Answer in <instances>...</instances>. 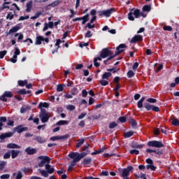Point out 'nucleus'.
I'll list each match as a JSON object with an SVG mask.
<instances>
[{
    "mask_svg": "<svg viewBox=\"0 0 179 179\" xmlns=\"http://www.w3.org/2000/svg\"><path fill=\"white\" fill-rule=\"evenodd\" d=\"M132 170H134V167L132 166H128L127 168L122 169V173L119 176L123 179H129V174Z\"/></svg>",
    "mask_w": 179,
    "mask_h": 179,
    "instance_id": "2",
    "label": "nucleus"
},
{
    "mask_svg": "<svg viewBox=\"0 0 179 179\" xmlns=\"http://www.w3.org/2000/svg\"><path fill=\"white\" fill-rule=\"evenodd\" d=\"M99 83L101 86H107V85H108V81L103 79L100 80Z\"/></svg>",
    "mask_w": 179,
    "mask_h": 179,
    "instance_id": "55",
    "label": "nucleus"
},
{
    "mask_svg": "<svg viewBox=\"0 0 179 179\" xmlns=\"http://www.w3.org/2000/svg\"><path fill=\"white\" fill-rule=\"evenodd\" d=\"M147 153H150V156H155V155L152 153H155V155H157L158 156H162L163 155V150L162 149H157V150H152V149H147L146 150Z\"/></svg>",
    "mask_w": 179,
    "mask_h": 179,
    "instance_id": "10",
    "label": "nucleus"
},
{
    "mask_svg": "<svg viewBox=\"0 0 179 179\" xmlns=\"http://www.w3.org/2000/svg\"><path fill=\"white\" fill-rule=\"evenodd\" d=\"M45 170H47V171L49 174H52V173H54V171H55V169L54 168H51V165H50V163H47L45 165ZM50 168H51V169H50Z\"/></svg>",
    "mask_w": 179,
    "mask_h": 179,
    "instance_id": "21",
    "label": "nucleus"
},
{
    "mask_svg": "<svg viewBox=\"0 0 179 179\" xmlns=\"http://www.w3.org/2000/svg\"><path fill=\"white\" fill-rule=\"evenodd\" d=\"M93 36V34H92V31H87V33L85 34V38H90Z\"/></svg>",
    "mask_w": 179,
    "mask_h": 179,
    "instance_id": "56",
    "label": "nucleus"
},
{
    "mask_svg": "<svg viewBox=\"0 0 179 179\" xmlns=\"http://www.w3.org/2000/svg\"><path fill=\"white\" fill-rule=\"evenodd\" d=\"M115 12V8H111L108 10H99L97 12L98 16H105L106 17H110L113 13Z\"/></svg>",
    "mask_w": 179,
    "mask_h": 179,
    "instance_id": "4",
    "label": "nucleus"
},
{
    "mask_svg": "<svg viewBox=\"0 0 179 179\" xmlns=\"http://www.w3.org/2000/svg\"><path fill=\"white\" fill-rule=\"evenodd\" d=\"M1 179H9L10 178V175L9 173L3 174L0 176Z\"/></svg>",
    "mask_w": 179,
    "mask_h": 179,
    "instance_id": "54",
    "label": "nucleus"
},
{
    "mask_svg": "<svg viewBox=\"0 0 179 179\" xmlns=\"http://www.w3.org/2000/svg\"><path fill=\"white\" fill-rule=\"evenodd\" d=\"M66 108L67 110H69V111H73V110L76 108V106L73 105H69L67 106Z\"/></svg>",
    "mask_w": 179,
    "mask_h": 179,
    "instance_id": "58",
    "label": "nucleus"
},
{
    "mask_svg": "<svg viewBox=\"0 0 179 179\" xmlns=\"http://www.w3.org/2000/svg\"><path fill=\"white\" fill-rule=\"evenodd\" d=\"M23 43H27V45H30V44H33V40H31L30 38H28L23 41Z\"/></svg>",
    "mask_w": 179,
    "mask_h": 179,
    "instance_id": "57",
    "label": "nucleus"
},
{
    "mask_svg": "<svg viewBox=\"0 0 179 179\" xmlns=\"http://www.w3.org/2000/svg\"><path fill=\"white\" fill-rule=\"evenodd\" d=\"M133 15H134V17H136V19H139V16H141V10L136 9L134 11Z\"/></svg>",
    "mask_w": 179,
    "mask_h": 179,
    "instance_id": "35",
    "label": "nucleus"
},
{
    "mask_svg": "<svg viewBox=\"0 0 179 179\" xmlns=\"http://www.w3.org/2000/svg\"><path fill=\"white\" fill-rule=\"evenodd\" d=\"M118 120L122 124H125V122H127V120H128V117H126L125 116H121L118 118Z\"/></svg>",
    "mask_w": 179,
    "mask_h": 179,
    "instance_id": "45",
    "label": "nucleus"
},
{
    "mask_svg": "<svg viewBox=\"0 0 179 179\" xmlns=\"http://www.w3.org/2000/svg\"><path fill=\"white\" fill-rule=\"evenodd\" d=\"M19 30H20V27H13L9 30L8 34H12V33H16V31H19Z\"/></svg>",
    "mask_w": 179,
    "mask_h": 179,
    "instance_id": "29",
    "label": "nucleus"
},
{
    "mask_svg": "<svg viewBox=\"0 0 179 179\" xmlns=\"http://www.w3.org/2000/svg\"><path fill=\"white\" fill-rule=\"evenodd\" d=\"M19 153H20V150H11V157H12V159H16V157H17V156H19Z\"/></svg>",
    "mask_w": 179,
    "mask_h": 179,
    "instance_id": "26",
    "label": "nucleus"
},
{
    "mask_svg": "<svg viewBox=\"0 0 179 179\" xmlns=\"http://www.w3.org/2000/svg\"><path fill=\"white\" fill-rule=\"evenodd\" d=\"M38 159L41 161L38 163V167H44L45 163H50L51 162V158L48 156H39Z\"/></svg>",
    "mask_w": 179,
    "mask_h": 179,
    "instance_id": "8",
    "label": "nucleus"
},
{
    "mask_svg": "<svg viewBox=\"0 0 179 179\" xmlns=\"http://www.w3.org/2000/svg\"><path fill=\"white\" fill-rule=\"evenodd\" d=\"M148 146L150 148H164V144L162 141H150L148 142Z\"/></svg>",
    "mask_w": 179,
    "mask_h": 179,
    "instance_id": "6",
    "label": "nucleus"
},
{
    "mask_svg": "<svg viewBox=\"0 0 179 179\" xmlns=\"http://www.w3.org/2000/svg\"><path fill=\"white\" fill-rule=\"evenodd\" d=\"M152 10V6L150 5H145L143 7V12H150Z\"/></svg>",
    "mask_w": 179,
    "mask_h": 179,
    "instance_id": "38",
    "label": "nucleus"
},
{
    "mask_svg": "<svg viewBox=\"0 0 179 179\" xmlns=\"http://www.w3.org/2000/svg\"><path fill=\"white\" fill-rule=\"evenodd\" d=\"M143 101H145V96H143L137 103L138 108H142L143 107Z\"/></svg>",
    "mask_w": 179,
    "mask_h": 179,
    "instance_id": "31",
    "label": "nucleus"
},
{
    "mask_svg": "<svg viewBox=\"0 0 179 179\" xmlns=\"http://www.w3.org/2000/svg\"><path fill=\"white\" fill-rule=\"evenodd\" d=\"M34 141H36V142H38V143H45V142H47V140H45V138H43V137L40 136H36L34 138Z\"/></svg>",
    "mask_w": 179,
    "mask_h": 179,
    "instance_id": "19",
    "label": "nucleus"
},
{
    "mask_svg": "<svg viewBox=\"0 0 179 179\" xmlns=\"http://www.w3.org/2000/svg\"><path fill=\"white\" fill-rule=\"evenodd\" d=\"M163 30H164V31H171V30H173V28L171 27V26L165 25L163 27Z\"/></svg>",
    "mask_w": 179,
    "mask_h": 179,
    "instance_id": "53",
    "label": "nucleus"
},
{
    "mask_svg": "<svg viewBox=\"0 0 179 179\" xmlns=\"http://www.w3.org/2000/svg\"><path fill=\"white\" fill-rule=\"evenodd\" d=\"M127 121L129 122L130 125H131L132 128H136V127H138V122L132 117H127Z\"/></svg>",
    "mask_w": 179,
    "mask_h": 179,
    "instance_id": "14",
    "label": "nucleus"
},
{
    "mask_svg": "<svg viewBox=\"0 0 179 179\" xmlns=\"http://www.w3.org/2000/svg\"><path fill=\"white\" fill-rule=\"evenodd\" d=\"M7 52L8 51L6 50L0 51V59H2L5 57V55H6Z\"/></svg>",
    "mask_w": 179,
    "mask_h": 179,
    "instance_id": "59",
    "label": "nucleus"
},
{
    "mask_svg": "<svg viewBox=\"0 0 179 179\" xmlns=\"http://www.w3.org/2000/svg\"><path fill=\"white\" fill-rule=\"evenodd\" d=\"M87 155H89V152H83L80 154H79L78 152H71L69 154V157L71 159L76 157L78 159V160H81V159H83V157H85V156H87Z\"/></svg>",
    "mask_w": 179,
    "mask_h": 179,
    "instance_id": "5",
    "label": "nucleus"
},
{
    "mask_svg": "<svg viewBox=\"0 0 179 179\" xmlns=\"http://www.w3.org/2000/svg\"><path fill=\"white\" fill-rule=\"evenodd\" d=\"M135 76V73L132 71V70H130L127 72V78H134Z\"/></svg>",
    "mask_w": 179,
    "mask_h": 179,
    "instance_id": "48",
    "label": "nucleus"
},
{
    "mask_svg": "<svg viewBox=\"0 0 179 179\" xmlns=\"http://www.w3.org/2000/svg\"><path fill=\"white\" fill-rule=\"evenodd\" d=\"M131 148L133 149H142V148H143V145L138 144V143H135L131 145Z\"/></svg>",
    "mask_w": 179,
    "mask_h": 179,
    "instance_id": "36",
    "label": "nucleus"
},
{
    "mask_svg": "<svg viewBox=\"0 0 179 179\" xmlns=\"http://www.w3.org/2000/svg\"><path fill=\"white\" fill-rule=\"evenodd\" d=\"M104 150H106V148H102L98 150H96V151L92 152L91 155H100V153H103V152H104Z\"/></svg>",
    "mask_w": 179,
    "mask_h": 179,
    "instance_id": "37",
    "label": "nucleus"
},
{
    "mask_svg": "<svg viewBox=\"0 0 179 179\" xmlns=\"http://www.w3.org/2000/svg\"><path fill=\"white\" fill-rule=\"evenodd\" d=\"M45 170H47V171L49 174H52V173H54V171H55V169L54 168H51V165H50V163H47L45 165ZM50 168H51V169H50Z\"/></svg>",
    "mask_w": 179,
    "mask_h": 179,
    "instance_id": "20",
    "label": "nucleus"
},
{
    "mask_svg": "<svg viewBox=\"0 0 179 179\" xmlns=\"http://www.w3.org/2000/svg\"><path fill=\"white\" fill-rule=\"evenodd\" d=\"M172 125L174 127H179V121L178 119L176 118L172 120Z\"/></svg>",
    "mask_w": 179,
    "mask_h": 179,
    "instance_id": "49",
    "label": "nucleus"
},
{
    "mask_svg": "<svg viewBox=\"0 0 179 179\" xmlns=\"http://www.w3.org/2000/svg\"><path fill=\"white\" fill-rule=\"evenodd\" d=\"M17 55H20V50L18 49V48H15L13 56L10 59V62H13V64H16V62H17Z\"/></svg>",
    "mask_w": 179,
    "mask_h": 179,
    "instance_id": "9",
    "label": "nucleus"
},
{
    "mask_svg": "<svg viewBox=\"0 0 179 179\" xmlns=\"http://www.w3.org/2000/svg\"><path fill=\"white\" fill-rule=\"evenodd\" d=\"M144 107L147 111H150V110H152L153 108V105H150V103H145Z\"/></svg>",
    "mask_w": 179,
    "mask_h": 179,
    "instance_id": "44",
    "label": "nucleus"
},
{
    "mask_svg": "<svg viewBox=\"0 0 179 179\" xmlns=\"http://www.w3.org/2000/svg\"><path fill=\"white\" fill-rule=\"evenodd\" d=\"M117 126H118V124H117V122H113L109 124V129H113L115 128V127H117Z\"/></svg>",
    "mask_w": 179,
    "mask_h": 179,
    "instance_id": "50",
    "label": "nucleus"
},
{
    "mask_svg": "<svg viewBox=\"0 0 179 179\" xmlns=\"http://www.w3.org/2000/svg\"><path fill=\"white\" fill-rule=\"evenodd\" d=\"M139 41H143V37L141 35H135L130 41V43L135 44Z\"/></svg>",
    "mask_w": 179,
    "mask_h": 179,
    "instance_id": "12",
    "label": "nucleus"
},
{
    "mask_svg": "<svg viewBox=\"0 0 179 179\" xmlns=\"http://www.w3.org/2000/svg\"><path fill=\"white\" fill-rule=\"evenodd\" d=\"M8 149H20V145H17L16 143H10L7 145Z\"/></svg>",
    "mask_w": 179,
    "mask_h": 179,
    "instance_id": "22",
    "label": "nucleus"
},
{
    "mask_svg": "<svg viewBox=\"0 0 179 179\" xmlns=\"http://www.w3.org/2000/svg\"><path fill=\"white\" fill-rule=\"evenodd\" d=\"M27 127H23V125L20 124L14 128V131L17 134H22V132H26L27 131Z\"/></svg>",
    "mask_w": 179,
    "mask_h": 179,
    "instance_id": "13",
    "label": "nucleus"
},
{
    "mask_svg": "<svg viewBox=\"0 0 179 179\" xmlns=\"http://www.w3.org/2000/svg\"><path fill=\"white\" fill-rule=\"evenodd\" d=\"M58 5H59V1L56 0L55 1H53L52 3H51L50 4H48L46 8L48 9L50 8V6H52V8H55V6H58Z\"/></svg>",
    "mask_w": 179,
    "mask_h": 179,
    "instance_id": "30",
    "label": "nucleus"
},
{
    "mask_svg": "<svg viewBox=\"0 0 179 179\" xmlns=\"http://www.w3.org/2000/svg\"><path fill=\"white\" fill-rule=\"evenodd\" d=\"M39 118L41 119L42 124H45V122H48L50 117L48 115V113L45 109H41L39 114Z\"/></svg>",
    "mask_w": 179,
    "mask_h": 179,
    "instance_id": "3",
    "label": "nucleus"
},
{
    "mask_svg": "<svg viewBox=\"0 0 179 179\" xmlns=\"http://www.w3.org/2000/svg\"><path fill=\"white\" fill-rule=\"evenodd\" d=\"M50 107V104H48V103L47 102H40L38 106V108H40L41 111V110H44V108H48Z\"/></svg>",
    "mask_w": 179,
    "mask_h": 179,
    "instance_id": "18",
    "label": "nucleus"
},
{
    "mask_svg": "<svg viewBox=\"0 0 179 179\" xmlns=\"http://www.w3.org/2000/svg\"><path fill=\"white\" fill-rule=\"evenodd\" d=\"M22 171H23V173H24V174H29V173H33V169H31V168H22Z\"/></svg>",
    "mask_w": 179,
    "mask_h": 179,
    "instance_id": "39",
    "label": "nucleus"
},
{
    "mask_svg": "<svg viewBox=\"0 0 179 179\" xmlns=\"http://www.w3.org/2000/svg\"><path fill=\"white\" fill-rule=\"evenodd\" d=\"M73 159V161H71V166H69V169H72L73 167H75V166H76V163H78V162H79V159L76 157H75L74 158H71Z\"/></svg>",
    "mask_w": 179,
    "mask_h": 179,
    "instance_id": "24",
    "label": "nucleus"
},
{
    "mask_svg": "<svg viewBox=\"0 0 179 179\" xmlns=\"http://www.w3.org/2000/svg\"><path fill=\"white\" fill-rule=\"evenodd\" d=\"M92 163V159L90 157L85 158L83 161V164L84 166H87Z\"/></svg>",
    "mask_w": 179,
    "mask_h": 179,
    "instance_id": "32",
    "label": "nucleus"
},
{
    "mask_svg": "<svg viewBox=\"0 0 179 179\" xmlns=\"http://www.w3.org/2000/svg\"><path fill=\"white\" fill-rule=\"evenodd\" d=\"M68 124H69L68 120H59L56 123L57 125H68Z\"/></svg>",
    "mask_w": 179,
    "mask_h": 179,
    "instance_id": "41",
    "label": "nucleus"
},
{
    "mask_svg": "<svg viewBox=\"0 0 179 179\" xmlns=\"http://www.w3.org/2000/svg\"><path fill=\"white\" fill-rule=\"evenodd\" d=\"M15 17V15L12 14V13H8L7 16H6V19H9V20H12V19H13V17Z\"/></svg>",
    "mask_w": 179,
    "mask_h": 179,
    "instance_id": "62",
    "label": "nucleus"
},
{
    "mask_svg": "<svg viewBox=\"0 0 179 179\" xmlns=\"http://www.w3.org/2000/svg\"><path fill=\"white\" fill-rule=\"evenodd\" d=\"M41 176H43L45 178H47V177H48L49 173H48V171H47L45 170H42V171H41Z\"/></svg>",
    "mask_w": 179,
    "mask_h": 179,
    "instance_id": "52",
    "label": "nucleus"
},
{
    "mask_svg": "<svg viewBox=\"0 0 179 179\" xmlns=\"http://www.w3.org/2000/svg\"><path fill=\"white\" fill-rule=\"evenodd\" d=\"M127 48V45L124 43H121L116 48L115 53H113L111 50H108V48H103L100 53L101 58H107V57H117V55H120V54H122L124 52V49Z\"/></svg>",
    "mask_w": 179,
    "mask_h": 179,
    "instance_id": "1",
    "label": "nucleus"
},
{
    "mask_svg": "<svg viewBox=\"0 0 179 179\" xmlns=\"http://www.w3.org/2000/svg\"><path fill=\"white\" fill-rule=\"evenodd\" d=\"M111 73L110 72H105L103 75H102V79L105 80V79H108V78H110V76H111Z\"/></svg>",
    "mask_w": 179,
    "mask_h": 179,
    "instance_id": "43",
    "label": "nucleus"
},
{
    "mask_svg": "<svg viewBox=\"0 0 179 179\" xmlns=\"http://www.w3.org/2000/svg\"><path fill=\"white\" fill-rule=\"evenodd\" d=\"M18 85L20 86L21 87H24V86H26V85H27V80H20L17 81Z\"/></svg>",
    "mask_w": 179,
    "mask_h": 179,
    "instance_id": "34",
    "label": "nucleus"
},
{
    "mask_svg": "<svg viewBox=\"0 0 179 179\" xmlns=\"http://www.w3.org/2000/svg\"><path fill=\"white\" fill-rule=\"evenodd\" d=\"M25 153L29 156H33V155H36L37 153V148H33L31 147H27L24 150Z\"/></svg>",
    "mask_w": 179,
    "mask_h": 179,
    "instance_id": "11",
    "label": "nucleus"
},
{
    "mask_svg": "<svg viewBox=\"0 0 179 179\" xmlns=\"http://www.w3.org/2000/svg\"><path fill=\"white\" fill-rule=\"evenodd\" d=\"M13 177H15V179H22L23 178V173L22 171H19L17 173H13Z\"/></svg>",
    "mask_w": 179,
    "mask_h": 179,
    "instance_id": "27",
    "label": "nucleus"
},
{
    "mask_svg": "<svg viewBox=\"0 0 179 179\" xmlns=\"http://www.w3.org/2000/svg\"><path fill=\"white\" fill-rule=\"evenodd\" d=\"M41 41H44V37H43L42 36H36L35 45H40L41 44Z\"/></svg>",
    "mask_w": 179,
    "mask_h": 179,
    "instance_id": "23",
    "label": "nucleus"
},
{
    "mask_svg": "<svg viewBox=\"0 0 179 179\" xmlns=\"http://www.w3.org/2000/svg\"><path fill=\"white\" fill-rule=\"evenodd\" d=\"M130 155H139V150H131L129 151Z\"/></svg>",
    "mask_w": 179,
    "mask_h": 179,
    "instance_id": "64",
    "label": "nucleus"
},
{
    "mask_svg": "<svg viewBox=\"0 0 179 179\" xmlns=\"http://www.w3.org/2000/svg\"><path fill=\"white\" fill-rule=\"evenodd\" d=\"M83 143H85L84 138H80V140H78V143L76 144L77 149H78V148L81 147L82 145H83Z\"/></svg>",
    "mask_w": 179,
    "mask_h": 179,
    "instance_id": "42",
    "label": "nucleus"
},
{
    "mask_svg": "<svg viewBox=\"0 0 179 179\" xmlns=\"http://www.w3.org/2000/svg\"><path fill=\"white\" fill-rule=\"evenodd\" d=\"M17 36H19L18 38H17V41H20V40H23V38L24 37L23 36V34H22V33H20V34L17 33V34H15V37H17Z\"/></svg>",
    "mask_w": 179,
    "mask_h": 179,
    "instance_id": "46",
    "label": "nucleus"
},
{
    "mask_svg": "<svg viewBox=\"0 0 179 179\" xmlns=\"http://www.w3.org/2000/svg\"><path fill=\"white\" fill-rule=\"evenodd\" d=\"M128 19L131 22H134V20H135V17H134V13L132 12H129L128 13Z\"/></svg>",
    "mask_w": 179,
    "mask_h": 179,
    "instance_id": "47",
    "label": "nucleus"
},
{
    "mask_svg": "<svg viewBox=\"0 0 179 179\" xmlns=\"http://www.w3.org/2000/svg\"><path fill=\"white\" fill-rule=\"evenodd\" d=\"M147 101L148 103H157V100L156 99L149 98V99H147Z\"/></svg>",
    "mask_w": 179,
    "mask_h": 179,
    "instance_id": "63",
    "label": "nucleus"
},
{
    "mask_svg": "<svg viewBox=\"0 0 179 179\" xmlns=\"http://www.w3.org/2000/svg\"><path fill=\"white\" fill-rule=\"evenodd\" d=\"M31 108V106H22L20 108V113L21 114H24L26 111L30 110Z\"/></svg>",
    "mask_w": 179,
    "mask_h": 179,
    "instance_id": "25",
    "label": "nucleus"
},
{
    "mask_svg": "<svg viewBox=\"0 0 179 179\" xmlns=\"http://www.w3.org/2000/svg\"><path fill=\"white\" fill-rule=\"evenodd\" d=\"M12 99L13 97V94L10 91H6L3 92V94L0 96L1 101H3L4 103H6L8 101V98Z\"/></svg>",
    "mask_w": 179,
    "mask_h": 179,
    "instance_id": "7",
    "label": "nucleus"
},
{
    "mask_svg": "<svg viewBox=\"0 0 179 179\" xmlns=\"http://www.w3.org/2000/svg\"><path fill=\"white\" fill-rule=\"evenodd\" d=\"M26 7L27 9L25 10V12H27V13H30V12H31V8H33V1H29L27 3Z\"/></svg>",
    "mask_w": 179,
    "mask_h": 179,
    "instance_id": "17",
    "label": "nucleus"
},
{
    "mask_svg": "<svg viewBox=\"0 0 179 179\" xmlns=\"http://www.w3.org/2000/svg\"><path fill=\"white\" fill-rule=\"evenodd\" d=\"M69 138V134H66L64 136H55L50 137L51 141H59L60 139H68Z\"/></svg>",
    "mask_w": 179,
    "mask_h": 179,
    "instance_id": "15",
    "label": "nucleus"
},
{
    "mask_svg": "<svg viewBox=\"0 0 179 179\" xmlns=\"http://www.w3.org/2000/svg\"><path fill=\"white\" fill-rule=\"evenodd\" d=\"M134 136V131H129L124 134V138H128Z\"/></svg>",
    "mask_w": 179,
    "mask_h": 179,
    "instance_id": "40",
    "label": "nucleus"
},
{
    "mask_svg": "<svg viewBox=\"0 0 179 179\" xmlns=\"http://www.w3.org/2000/svg\"><path fill=\"white\" fill-rule=\"evenodd\" d=\"M81 20L84 22H89V13H87L85 15L81 17Z\"/></svg>",
    "mask_w": 179,
    "mask_h": 179,
    "instance_id": "51",
    "label": "nucleus"
},
{
    "mask_svg": "<svg viewBox=\"0 0 179 179\" xmlns=\"http://www.w3.org/2000/svg\"><path fill=\"white\" fill-rule=\"evenodd\" d=\"M147 170H151L152 171H156L157 167H156L153 164L147 165L146 166Z\"/></svg>",
    "mask_w": 179,
    "mask_h": 179,
    "instance_id": "33",
    "label": "nucleus"
},
{
    "mask_svg": "<svg viewBox=\"0 0 179 179\" xmlns=\"http://www.w3.org/2000/svg\"><path fill=\"white\" fill-rule=\"evenodd\" d=\"M12 136H13V132H7L4 134H1L0 135V139L1 141H3L6 139V138H10Z\"/></svg>",
    "mask_w": 179,
    "mask_h": 179,
    "instance_id": "16",
    "label": "nucleus"
},
{
    "mask_svg": "<svg viewBox=\"0 0 179 179\" xmlns=\"http://www.w3.org/2000/svg\"><path fill=\"white\" fill-rule=\"evenodd\" d=\"M57 92H64V85L59 84L57 85Z\"/></svg>",
    "mask_w": 179,
    "mask_h": 179,
    "instance_id": "61",
    "label": "nucleus"
},
{
    "mask_svg": "<svg viewBox=\"0 0 179 179\" xmlns=\"http://www.w3.org/2000/svg\"><path fill=\"white\" fill-rule=\"evenodd\" d=\"M70 93H71V94H72V96H76V94H78V93H79V90L78 89V86L73 87L70 90Z\"/></svg>",
    "mask_w": 179,
    "mask_h": 179,
    "instance_id": "28",
    "label": "nucleus"
},
{
    "mask_svg": "<svg viewBox=\"0 0 179 179\" xmlns=\"http://www.w3.org/2000/svg\"><path fill=\"white\" fill-rule=\"evenodd\" d=\"M79 47H80V48H83V47H89V42H87V43L81 42L79 44Z\"/></svg>",
    "mask_w": 179,
    "mask_h": 179,
    "instance_id": "60",
    "label": "nucleus"
}]
</instances>
